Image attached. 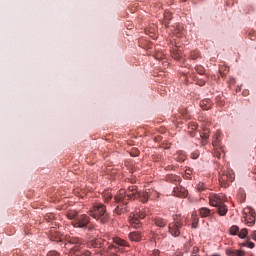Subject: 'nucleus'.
I'll list each match as a JSON object with an SVG mask.
<instances>
[{
	"mask_svg": "<svg viewBox=\"0 0 256 256\" xmlns=\"http://www.w3.org/2000/svg\"><path fill=\"white\" fill-rule=\"evenodd\" d=\"M151 198V193L147 191L141 192L136 185H131L126 190H119L114 197V201L119 205L114 209V214L121 215L124 212L129 211V200L140 199V202L147 203Z\"/></svg>",
	"mask_w": 256,
	"mask_h": 256,
	"instance_id": "nucleus-1",
	"label": "nucleus"
},
{
	"mask_svg": "<svg viewBox=\"0 0 256 256\" xmlns=\"http://www.w3.org/2000/svg\"><path fill=\"white\" fill-rule=\"evenodd\" d=\"M67 217L69 220H71V225L76 229H86L91 221L89 215L78 214L76 211L68 212Z\"/></svg>",
	"mask_w": 256,
	"mask_h": 256,
	"instance_id": "nucleus-2",
	"label": "nucleus"
},
{
	"mask_svg": "<svg viewBox=\"0 0 256 256\" xmlns=\"http://www.w3.org/2000/svg\"><path fill=\"white\" fill-rule=\"evenodd\" d=\"M89 215L99 221L101 224H106L110 220V214L108 213L106 206L102 203H97L94 205L90 211Z\"/></svg>",
	"mask_w": 256,
	"mask_h": 256,
	"instance_id": "nucleus-3",
	"label": "nucleus"
},
{
	"mask_svg": "<svg viewBox=\"0 0 256 256\" xmlns=\"http://www.w3.org/2000/svg\"><path fill=\"white\" fill-rule=\"evenodd\" d=\"M235 175L233 170L229 169L227 166H221L219 168V184L221 187L227 188L231 183H233Z\"/></svg>",
	"mask_w": 256,
	"mask_h": 256,
	"instance_id": "nucleus-4",
	"label": "nucleus"
},
{
	"mask_svg": "<svg viewBox=\"0 0 256 256\" xmlns=\"http://www.w3.org/2000/svg\"><path fill=\"white\" fill-rule=\"evenodd\" d=\"M146 215V212L142 211L141 209H136L129 216L130 226L134 227V229H139V227L142 226L141 220H143Z\"/></svg>",
	"mask_w": 256,
	"mask_h": 256,
	"instance_id": "nucleus-5",
	"label": "nucleus"
},
{
	"mask_svg": "<svg viewBox=\"0 0 256 256\" xmlns=\"http://www.w3.org/2000/svg\"><path fill=\"white\" fill-rule=\"evenodd\" d=\"M183 224H184L183 218H179L176 215L174 217L173 223H169V233L175 237L180 236L181 235L180 229L181 227H183Z\"/></svg>",
	"mask_w": 256,
	"mask_h": 256,
	"instance_id": "nucleus-6",
	"label": "nucleus"
},
{
	"mask_svg": "<svg viewBox=\"0 0 256 256\" xmlns=\"http://www.w3.org/2000/svg\"><path fill=\"white\" fill-rule=\"evenodd\" d=\"M256 216L253 208L247 207L242 211V222L248 226H253L255 224Z\"/></svg>",
	"mask_w": 256,
	"mask_h": 256,
	"instance_id": "nucleus-7",
	"label": "nucleus"
},
{
	"mask_svg": "<svg viewBox=\"0 0 256 256\" xmlns=\"http://www.w3.org/2000/svg\"><path fill=\"white\" fill-rule=\"evenodd\" d=\"M66 241H67L68 244H70V245H75V246H74L73 248H71V250H70V252H71V253H74V254H76L77 251L80 250L81 245L84 244L83 239L78 238V237H71V236H70L69 238L66 239Z\"/></svg>",
	"mask_w": 256,
	"mask_h": 256,
	"instance_id": "nucleus-8",
	"label": "nucleus"
},
{
	"mask_svg": "<svg viewBox=\"0 0 256 256\" xmlns=\"http://www.w3.org/2000/svg\"><path fill=\"white\" fill-rule=\"evenodd\" d=\"M223 202H225V197L223 195L215 193L209 195V203L211 206H217V208L219 209L220 204Z\"/></svg>",
	"mask_w": 256,
	"mask_h": 256,
	"instance_id": "nucleus-9",
	"label": "nucleus"
},
{
	"mask_svg": "<svg viewBox=\"0 0 256 256\" xmlns=\"http://www.w3.org/2000/svg\"><path fill=\"white\" fill-rule=\"evenodd\" d=\"M173 195L176 197H187L188 191L184 187H175L173 189Z\"/></svg>",
	"mask_w": 256,
	"mask_h": 256,
	"instance_id": "nucleus-10",
	"label": "nucleus"
},
{
	"mask_svg": "<svg viewBox=\"0 0 256 256\" xmlns=\"http://www.w3.org/2000/svg\"><path fill=\"white\" fill-rule=\"evenodd\" d=\"M178 46L176 45L175 48L171 51L172 57L177 60V61H182L183 60V55L180 49H177Z\"/></svg>",
	"mask_w": 256,
	"mask_h": 256,
	"instance_id": "nucleus-11",
	"label": "nucleus"
},
{
	"mask_svg": "<svg viewBox=\"0 0 256 256\" xmlns=\"http://www.w3.org/2000/svg\"><path fill=\"white\" fill-rule=\"evenodd\" d=\"M221 135H222V133H221L220 130H217V131L215 132V134H214V136H213V142H212L213 147H215V148L220 147Z\"/></svg>",
	"mask_w": 256,
	"mask_h": 256,
	"instance_id": "nucleus-12",
	"label": "nucleus"
},
{
	"mask_svg": "<svg viewBox=\"0 0 256 256\" xmlns=\"http://www.w3.org/2000/svg\"><path fill=\"white\" fill-rule=\"evenodd\" d=\"M201 138L203 139L201 144L202 145H206L207 144V139L209 138L210 136V131H209V128H203V131H201V134H200Z\"/></svg>",
	"mask_w": 256,
	"mask_h": 256,
	"instance_id": "nucleus-13",
	"label": "nucleus"
},
{
	"mask_svg": "<svg viewBox=\"0 0 256 256\" xmlns=\"http://www.w3.org/2000/svg\"><path fill=\"white\" fill-rule=\"evenodd\" d=\"M128 236L130 238V241H133V242H140L142 239L141 232H131L129 233Z\"/></svg>",
	"mask_w": 256,
	"mask_h": 256,
	"instance_id": "nucleus-14",
	"label": "nucleus"
},
{
	"mask_svg": "<svg viewBox=\"0 0 256 256\" xmlns=\"http://www.w3.org/2000/svg\"><path fill=\"white\" fill-rule=\"evenodd\" d=\"M114 244L119 245L120 247H128L129 243L125 241V239L122 238H114L113 239Z\"/></svg>",
	"mask_w": 256,
	"mask_h": 256,
	"instance_id": "nucleus-15",
	"label": "nucleus"
},
{
	"mask_svg": "<svg viewBox=\"0 0 256 256\" xmlns=\"http://www.w3.org/2000/svg\"><path fill=\"white\" fill-rule=\"evenodd\" d=\"M227 256H245V252L242 250H226Z\"/></svg>",
	"mask_w": 256,
	"mask_h": 256,
	"instance_id": "nucleus-16",
	"label": "nucleus"
},
{
	"mask_svg": "<svg viewBox=\"0 0 256 256\" xmlns=\"http://www.w3.org/2000/svg\"><path fill=\"white\" fill-rule=\"evenodd\" d=\"M200 106L202 109H204L205 111H207L208 109H211V106H212V103H211V100H202L200 102Z\"/></svg>",
	"mask_w": 256,
	"mask_h": 256,
	"instance_id": "nucleus-17",
	"label": "nucleus"
},
{
	"mask_svg": "<svg viewBox=\"0 0 256 256\" xmlns=\"http://www.w3.org/2000/svg\"><path fill=\"white\" fill-rule=\"evenodd\" d=\"M167 181L169 183L177 184V183H180L181 178L180 176H177V175H169L167 176Z\"/></svg>",
	"mask_w": 256,
	"mask_h": 256,
	"instance_id": "nucleus-18",
	"label": "nucleus"
},
{
	"mask_svg": "<svg viewBox=\"0 0 256 256\" xmlns=\"http://www.w3.org/2000/svg\"><path fill=\"white\" fill-rule=\"evenodd\" d=\"M173 19L171 12H165L164 13V25L165 27H169L170 21Z\"/></svg>",
	"mask_w": 256,
	"mask_h": 256,
	"instance_id": "nucleus-19",
	"label": "nucleus"
},
{
	"mask_svg": "<svg viewBox=\"0 0 256 256\" xmlns=\"http://www.w3.org/2000/svg\"><path fill=\"white\" fill-rule=\"evenodd\" d=\"M217 211H218L219 215L223 216V215L227 214L228 208L226 205H224V202H222V203H220Z\"/></svg>",
	"mask_w": 256,
	"mask_h": 256,
	"instance_id": "nucleus-20",
	"label": "nucleus"
},
{
	"mask_svg": "<svg viewBox=\"0 0 256 256\" xmlns=\"http://www.w3.org/2000/svg\"><path fill=\"white\" fill-rule=\"evenodd\" d=\"M154 223L156 224L157 227L167 226V221L164 220V218H161V217L155 218Z\"/></svg>",
	"mask_w": 256,
	"mask_h": 256,
	"instance_id": "nucleus-21",
	"label": "nucleus"
},
{
	"mask_svg": "<svg viewBox=\"0 0 256 256\" xmlns=\"http://www.w3.org/2000/svg\"><path fill=\"white\" fill-rule=\"evenodd\" d=\"M199 215L202 218H206V217H209V215H211V211L209 208H200Z\"/></svg>",
	"mask_w": 256,
	"mask_h": 256,
	"instance_id": "nucleus-22",
	"label": "nucleus"
},
{
	"mask_svg": "<svg viewBox=\"0 0 256 256\" xmlns=\"http://www.w3.org/2000/svg\"><path fill=\"white\" fill-rule=\"evenodd\" d=\"M112 197H113V196H112L111 191H109V190L104 191V193H103L104 202H106V203L110 202V200L112 199Z\"/></svg>",
	"mask_w": 256,
	"mask_h": 256,
	"instance_id": "nucleus-23",
	"label": "nucleus"
},
{
	"mask_svg": "<svg viewBox=\"0 0 256 256\" xmlns=\"http://www.w3.org/2000/svg\"><path fill=\"white\" fill-rule=\"evenodd\" d=\"M90 245L94 248H101L102 247V241L100 239H96L95 241H91Z\"/></svg>",
	"mask_w": 256,
	"mask_h": 256,
	"instance_id": "nucleus-24",
	"label": "nucleus"
},
{
	"mask_svg": "<svg viewBox=\"0 0 256 256\" xmlns=\"http://www.w3.org/2000/svg\"><path fill=\"white\" fill-rule=\"evenodd\" d=\"M196 189L198 191H205L208 189L207 185L204 182H199V184H197Z\"/></svg>",
	"mask_w": 256,
	"mask_h": 256,
	"instance_id": "nucleus-25",
	"label": "nucleus"
},
{
	"mask_svg": "<svg viewBox=\"0 0 256 256\" xmlns=\"http://www.w3.org/2000/svg\"><path fill=\"white\" fill-rule=\"evenodd\" d=\"M247 235H248V230L247 229H242V230H240V233H239L238 237L241 238V239H245Z\"/></svg>",
	"mask_w": 256,
	"mask_h": 256,
	"instance_id": "nucleus-26",
	"label": "nucleus"
},
{
	"mask_svg": "<svg viewBox=\"0 0 256 256\" xmlns=\"http://www.w3.org/2000/svg\"><path fill=\"white\" fill-rule=\"evenodd\" d=\"M195 70L197 73H199V75H203L205 73V68L201 65L195 66Z\"/></svg>",
	"mask_w": 256,
	"mask_h": 256,
	"instance_id": "nucleus-27",
	"label": "nucleus"
},
{
	"mask_svg": "<svg viewBox=\"0 0 256 256\" xmlns=\"http://www.w3.org/2000/svg\"><path fill=\"white\" fill-rule=\"evenodd\" d=\"M237 233H239V227L238 226L230 227V234L231 235H237Z\"/></svg>",
	"mask_w": 256,
	"mask_h": 256,
	"instance_id": "nucleus-28",
	"label": "nucleus"
},
{
	"mask_svg": "<svg viewBox=\"0 0 256 256\" xmlns=\"http://www.w3.org/2000/svg\"><path fill=\"white\" fill-rule=\"evenodd\" d=\"M199 55H200V54H199L198 51H192L191 54L189 55V58H190L191 60H196V58H198Z\"/></svg>",
	"mask_w": 256,
	"mask_h": 256,
	"instance_id": "nucleus-29",
	"label": "nucleus"
},
{
	"mask_svg": "<svg viewBox=\"0 0 256 256\" xmlns=\"http://www.w3.org/2000/svg\"><path fill=\"white\" fill-rule=\"evenodd\" d=\"M221 151L222 149H214L213 156L217 157V159L221 158Z\"/></svg>",
	"mask_w": 256,
	"mask_h": 256,
	"instance_id": "nucleus-30",
	"label": "nucleus"
},
{
	"mask_svg": "<svg viewBox=\"0 0 256 256\" xmlns=\"http://www.w3.org/2000/svg\"><path fill=\"white\" fill-rule=\"evenodd\" d=\"M150 256H161V251L160 250H153L150 253Z\"/></svg>",
	"mask_w": 256,
	"mask_h": 256,
	"instance_id": "nucleus-31",
	"label": "nucleus"
},
{
	"mask_svg": "<svg viewBox=\"0 0 256 256\" xmlns=\"http://www.w3.org/2000/svg\"><path fill=\"white\" fill-rule=\"evenodd\" d=\"M47 256H60L58 251H49Z\"/></svg>",
	"mask_w": 256,
	"mask_h": 256,
	"instance_id": "nucleus-32",
	"label": "nucleus"
},
{
	"mask_svg": "<svg viewBox=\"0 0 256 256\" xmlns=\"http://www.w3.org/2000/svg\"><path fill=\"white\" fill-rule=\"evenodd\" d=\"M198 251H199L198 246H194V247H193V251H192V255H193V256H197Z\"/></svg>",
	"mask_w": 256,
	"mask_h": 256,
	"instance_id": "nucleus-33",
	"label": "nucleus"
},
{
	"mask_svg": "<svg viewBox=\"0 0 256 256\" xmlns=\"http://www.w3.org/2000/svg\"><path fill=\"white\" fill-rule=\"evenodd\" d=\"M191 158L192 159H198L199 158V152H192Z\"/></svg>",
	"mask_w": 256,
	"mask_h": 256,
	"instance_id": "nucleus-34",
	"label": "nucleus"
},
{
	"mask_svg": "<svg viewBox=\"0 0 256 256\" xmlns=\"http://www.w3.org/2000/svg\"><path fill=\"white\" fill-rule=\"evenodd\" d=\"M191 247H192L191 242H187V243L185 244V251H189V250L191 249Z\"/></svg>",
	"mask_w": 256,
	"mask_h": 256,
	"instance_id": "nucleus-35",
	"label": "nucleus"
},
{
	"mask_svg": "<svg viewBox=\"0 0 256 256\" xmlns=\"http://www.w3.org/2000/svg\"><path fill=\"white\" fill-rule=\"evenodd\" d=\"M52 241L61 242L62 239L59 237L54 238V236L51 237Z\"/></svg>",
	"mask_w": 256,
	"mask_h": 256,
	"instance_id": "nucleus-36",
	"label": "nucleus"
},
{
	"mask_svg": "<svg viewBox=\"0 0 256 256\" xmlns=\"http://www.w3.org/2000/svg\"><path fill=\"white\" fill-rule=\"evenodd\" d=\"M247 245H248L249 248H254L255 247L254 242H249Z\"/></svg>",
	"mask_w": 256,
	"mask_h": 256,
	"instance_id": "nucleus-37",
	"label": "nucleus"
},
{
	"mask_svg": "<svg viewBox=\"0 0 256 256\" xmlns=\"http://www.w3.org/2000/svg\"><path fill=\"white\" fill-rule=\"evenodd\" d=\"M252 238L254 239V241H256V230L252 232Z\"/></svg>",
	"mask_w": 256,
	"mask_h": 256,
	"instance_id": "nucleus-38",
	"label": "nucleus"
},
{
	"mask_svg": "<svg viewBox=\"0 0 256 256\" xmlns=\"http://www.w3.org/2000/svg\"><path fill=\"white\" fill-rule=\"evenodd\" d=\"M91 254H92V252H90V251L85 252V256H91Z\"/></svg>",
	"mask_w": 256,
	"mask_h": 256,
	"instance_id": "nucleus-39",
	"label": "nucleus"
},
{
	"mask_svg": "<svg viewBox=\"0 0 256 256\" xmlns=\"http://www.w3.org/2000/svg\"><path fill=\"white\" fill-rule=\"evenodd\" d=\"M93 229H94L93 226H88V230H89V231H92Z\"/></svg>",
	"mask_w": 256,
	"mask_h": 256,
	"instance_id": "nucleus-40",
	"label": "nucleus"
},
{
	"mask_svg": "<svg viewBox=\"0 0 256 256\" xmlns=\"http://www.w3.org/2000/svg\"><path fill=\"white\" fill-rule=\"evenodd\" d=\"M252 172L256 175V166L253 168Z\"/></svg>",
	"mask_w": 256,
	"mask_h": 256,
	"instance_id": "nucleus-41",
	"label": "nucleus"
},
{
	"mask_svg": "<svg viewBox=\"0 0 256 256\" xmlns=\"http://www.w3.org/2000/svg\"><path fill=\"white\" fill-rule=\"evenodd\" d=\"M248 244L244 243V244H241V247H247Z\"/></svg>",
	"mask_w": 256,
	"mask_h": 256,
	"instance_id": "nucleus-42",
	"label": "nucleus"
},
{
	"mask_svg": "<svg viewBox=\"0 0 256 256\" xmlns=\"http://www.w3.org/2000/svg\"><path fill=\"white\" fill-rule=\"evenodd\" d=\"M212 256H220L219 254H213Z\"/></svg>",
	"mask_w": 256,
	"mask_h": 256,
	"instance_id": "nucleus-43",
	"label": "nucleus"
},
{
	"mask_svg": "<svg viewBox=\"0 0 256 256\" xmlns=\"http://www.w3.org/2000/svg\"><path fill=\"white\" fill-rule=\"evenodd\" d=\"M191 256H194V255H191Z\"/></svg>",
	"mask_w": 256,
	"mask_h": 256,
	"instance_id": "nucleus-44",
	"label": "nucleus"
}]
</instances>
